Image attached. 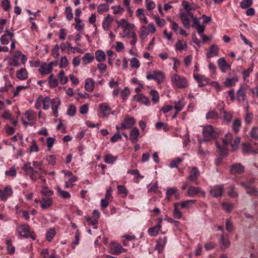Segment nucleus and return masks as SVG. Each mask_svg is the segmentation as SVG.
Listing matches in <instances>:
<instances>
[{"mask_svg":"<svg viewBox=\"0 0 258 258\" xmlns=\"http://www.w3.org/2000/svg\"><path fill=\"white\" fill-rule=\"evenodd\" d=\"M241 125V122L239 119H236L233 122L232 128L235 133L239 131V128Z\"/></svg>","mask_w":258,"mask_h":258,"instance_id":"obj_40","label":"nucleus"},{"mask_svg":"<svg viewBox=\"0 0 258 258\" xmlns=\"http://www.w3.org/2000/svg\"><path fill=\"white\" fill-rule=\"evenodd\" d=\"M135 123V120L133 117L127 116L121 123V129H127L131 128Z\"/></svg>","mask_w":258,"mask_h":258,"instance_id":"obj_7","label":"nucleus"},{"mask_svg":"<svg viewBox=\"0 0 258 258\" xmlns=\"http://www.w3.org/2000/svg\"><path fill=\"white\" fill-rule=\"evenodd\" d=\"M161 227V225L158 224L157 225L151 227L148 229V233L151 236H155L158 233Z\"/></svg>","mask_w":258,"mask_h":258,"instance_id":"obj_30","label":"nucleus"},{"mask_svg":"<svg viewBox=\"0 0 258 258\" xmlns=\"http://www.w3.org/2000/svg\"><path fill=\"white\" fill-rule=\"evenodd\" d=\"M58 77L60 80V82L61 84L64 85L68 81V79L67 77L64 76V72L61 70L58 76Z\"/></svg>","mask_w":258,"mask_h":258,"instance_id":"obj_45","label":"nucleus"},{"mask_svg":"<svg viewBox=\"0 0 258 258\" xmlns=\"http://www.w3.org/2000/svg\"><path fill=\"white\" fill-rule=\"evenodd\" d=\"M218 65L222 72L225 73L228 68H230V66L228 64L224 57H221L218 60Z\"/></svg>","mask_w":258,"mask_h":258,"instance_id":"obj_14","label":"nucleus"},{"mask_svg":"<svg viewBox=\"0 0 258 258\" xmlns=\"http://www.w3.org/2000/svg\"><path fill=\"white\" fill-rule=\"evenodd\" d=\"M140 135L139 129L137 127L133 128L130 134L129 140L133 144L136 143L138 141V137Z\"/></svg>","mask_w":258,"mask_h":258,"instance_id":"obj_10","label":"nucleus"},{"mask_svg":"<svg viewBox=\"0 0 258 258\" xmlns=\"http://www.w3.org/2000/svg\"><path fill=\"white\" fill-rule=\"evenodd\" d=\"M240 142V138L239 137L236 138L233 141H232L231 146L232 147V150L235 151L237 150L238 146Z\"/></svg>","mask_w":258,"mask_h":258,"instance_id":"obj_47","label":"nucleus"},{"mask_svg":"<svg viewBox=\"0 0 258 258\" xmlns=\"http://www.w3.org/2000/svg\"><path fill=\"white\" fill-rule=\"evenodd\" d=\"M51 103L50 99L48 97L43 98V107L44 110H47L49 108V104Z\"/></svg>","mask_w":258,"mask_h":258,"instance_id":"obj_55","label":"nucleus"},{"mask_svg":"<svg viewBox=\"0 0 258 258\" xmlns=\"http://www.w3.org/2000/svg\"><path fill=\"white\" fill-rule=\"evenodd\" d=\"M150 95L152 96V100L155 103H156L159 101V94L158 92L155 90H151L150 91Z\"/></svg>","mask_w":258,"mask_h":258,"instance_id":"obj_44","label":"nucleus"},{"mask_svg":"<svg viewBox=\"0 0 258 258\" xmlns=\"http://www.w3.org/2000/svg\"><path fill=\"white\" fill-rule=\"evenodd\" d=\"M223 185H217L214 186L210 191L211 195L214 198L221 197L223 195Z\"/></svg>","mask_w":258,"mask_h":258,"instance_id":"obj_6","label":"nucleus"},{"mask_svg":"<svg viewBox=\"0 0 258 258\" xmlns=\"http://www.w3.org/2000/svg\"><path fill=\"white\" fill-rule=\"evenodd\" d=\"M94 81L91 78H88L85 81V89L88 92H92L94 88Z\"/></svg>","mask_w":258,"mask_h":258,"instance_id":"obj_25","label":"nucleus"},{"mask_svg":"<svg viewBox=\"0 0 258 258\" xmlns=\"http://www.w3.org/2000/svg\"><path fill=\"white\" fill-rule=\"evenodd\" d=\"M156 127L158 129L163 128L165 131L168 130V126L166 123H163L162 122H157L155 124Z\"/></svg>","mask_w":258,"mask_h":258,"instance_id":"obj_63","label":"nucleus"},{"mask_svg":"<svg viewBox=\"0 0 258 258\" xmlns=\"http://www.w3.org/2000/svg\"><path fill=\"white\" fill-rule=\"evenodd\" d=\"M19 234L24 237H28L30 236L29 227L27 225H22L19 226L18 228Z\"/></svg>","mask_w":258,"mask_h":258,"instance_id":"obj_9","label":"nucleus"},{"mask_svg":"<svg viewBox=\"0 0 258 258\" xmlns=\"http://www.w3.org/2000/svg\"><path fill=\"white\" fill-rule=\"evenodd\" d=\"M253 63H252L248 69L244 70L243 71V77L244 79H245V78L249 77L250 73L253 71Z\"/></svg>","mask_w":258,"mask_h":258,"instance_id":"obj_57","label":"nucleus"},{"mask_svg":"<svg viewBox=\"0 0 258 258\" xmlns=\"http://www.w3.org/2000/svg\"><path fill=\"white\" fill-rule=\"evenodd\" d=\"M7 249L9 254H13L15 252V247L12 245L11 240H7L6 242Z\"/></svg>","mask_w":258,"mask_h":258,"instance_id":"obj_43","label":"nucleus"},{"mask_svg":"<svg viewBox=\"0 0 258 258\" xmlns=\"http://www.w3.org/2000/svg\"><path fill=\"white\" fill-rule=\"evenodd\" d=\"M1 6L5 11H8L10 8V3L9 0H3Z\"/></svg>","mask_w":258,"mask_h":258,"instance_id":"obj_59","label":"nucleus"},{"mask_svg":"<svg viewBox=\"0 0 258 258\" xmlns=\"http://www.w3.org/2000/svg\"><path fill=\"white\" fill-rule=\"evenodd\" d=\"M167 242V238L166 237L163 238H160L156 245V247L159 252L163 248Z\"/></svg>","mask_w":258,"mask_h":258,"instance_id":"obj_33","label":"nucleus"},{"mask_svg":"<svg viewBox=\"0 0 258 258\" xmlns=\"http://www.w3.org/2000/svg\"><path fill=\"white\" fill-rule=\"evenodd\" d=\"M146 78L148 80H156L160 84L163 81L165 77L162 72L154 71L152 74L147 75Z\"/></svg>","mask_w":258,"mask_h":258,"instance_id":"obj_4","label":"nucleus"},{"mask_svg":"<svg viewBox=\"0 0 258 258\" xmlns=\"http://www.w3.org/2000/svg\"><path fill=\"white\" fill-rule=\"evenodd\" d=\"M230 245V241L228 236L222 234L221 236V247L223 249L227 248Z\"/></svg>","mask_w":258,"mask_h":258,"instance_id":"obj_24","label":"nucleus"},{"mask_svg":"<svg viewBox=\"0 0 258 258\" xmlns=\"http://www.w3.org/2000/svg\"><path fill=\"white\" fill-rule=\"evenodd\" d=\"M175 47L177 50H185L187 48V43L183 40H178L175 44Z\"/></svg>","mask_w":258,"mask_h":258,"instance_id":"obj_32","label":"nucleus"},{"mask_svg":"<svg viewBox=\"0 0 258 258\" xmlns=\"http://www.w3.org/2000/svg\"><path fill=\"white\" fill-rule=\"evenodd\" d=\"M200 172L196 167H193L189 172V175L188 177V179L194 182L196 184L199 183L197 181L198 177L200 176Z\"/></svg>","mask_w":258,"mask_h":258,"instance_id":"obj_5","label":"nucleus"},{"mask_svg":"<svg viewBox=\"0 0 258 258\" xmlns=\"http://www.w3.org/2000/svg\"><path fill=\"white\" fill-rule=\"evenodd\" d=\"M12 188L10 186H7L4 190L0 189V199L3 201L7 200L8 197L12 195Z\"/></svg>","mask_w":258,"mask_h":258,"instance_id":"obj_8","label":"nucleus"},{"mask_svg":"<svg viewBox=\"0 0 258 258\" xmlns=\"http://www.w3.org/2000/svg\"><path fill=\"white\" fill-rule=\"evenodd\" d=\"M7 34L3 35L1 37V42L3 45H7L9 43V41L8 39V37L9 36L10 40L13 41V39L14 37V34L13 33L10 32L8 30L5 31Z\"/></svg>","mask_w":258,"mask_h":258,"instance_id":"obj_15","label":"nucleus"},{"mask_svg":"<svg viewBox=\"0 0 258 258\" xmlns=\"http://www.w3.org/2000/svg\"><path fill=\"white\" fill-rule=\"evenodd\" d=\"M246 97L245 90L242 86H241L237 92V99L239 102H243L245 100Z\"/></svg>","mask_w":258,"mask_h":258,"instance_id":"obj_22","label":"nucleus"},{"mask_svg":"<svg viewBox=\"0 0 258 258\" xmlns=\"http://www.w3.org/2000/svg\"><path fill=\"white\" fill-rule=\"evenodd\" d=\"M238 81V78L234 77L232 78H227L224 82L225 86L226 87H231L235 85V83Z\"/></svg>","mask_w":258,"mask_h":258,"instance_id":"obj_35","label":"nucleus"},{"mask_svg":"<svg viewBox=\"0 0 258 258\" xmlns=\"http://www.w3.org/2000/svg\"><path fill=\"white\" fill-rule=\"evenodd\" d=\"M17 77L21 80H26L28 78V73L26 69L22 68L16 73Z\"/></svg>","mask_w":258,"mask_h":258,"instance_id":"obj_26","label":"nucleus"},{"mask_svg":"<svg viewBox=\"0 0 258 258\" xmlns=\"http://www.w3.org/2000/svg\"><path fill=\"white\" fill-rule=\"evenodd\" d=\"M182 5L185 10L186 13H188V15H190V11L191 10L192 8L189 6V3L187 1H184L182 2Z\"/></svg>","mask_w":258,"mask_h":258,"instance_id":"obj_60","label":"nucleus"},{"mask_svg":"<svg viewBox=\"0 0 258 258\" xmlns=\"http://www.w3.org/2000/svg\"><path fill=\"white\" fill-rule=\"evenodd\" d=\"M41 207L43 209H46L51 206L52 204V200L50 198L45 197L43 198L41 201Z\"/></svg>","mask_w":258,"mask_h":258,"instance_id":"obj_21","label":"nucleus"},{"mask_svg":"<svg viewBox=\"0 0 258 258\" xmlns=\"http://www.w3.org/2000/svg\"><path fill=\"white\" fill-rule=\"evenodd\" d=\"M250 136L251 137L258 139V127H253L251 130Z\"/></svg>","mask_w":258,"mask_h":258,"instance_id":"obj_64","label":"nucleus"},{"mask_svg":"<svg viewBox=\"0 0 258 258\" xmlns=\"http://www.w3.org/2000/svg\"><path fill=\"white\" fill-rule=\"evenodd\" d=\"M240 185L245 189L247 194L251 196L256 195L257 191L254 186L248 185L246 182H241Z\"/></svg>","mask_w":258,"mask_h":258,"instance_id":"obj_13","label":"nucleus"},{"mask_svg":"<svg viewBox=\"0 0 258 258\" xmlns=\"http://www.w3.org/2000/svg\"><path fill=\"white\" fill-rule=\"evenodd\" d=\"M57 192L59 195L63 199H69L71 197L70 194L67 191L61 189L59 187H57Z\"/></svg>","mask_w":258,"mask_h":258,"instance_id":"obj_41","label":"nucleus"},{"mask_svg":"<svg viewBox=\"0 0 258 258\" xmlns=\"http://www.w3.org/2000/svg\"><path fill=\"white\" fill-rule=\"evenodd\" d=\"M182 161V160L180 158H175L174 160L171 162L169 165V167L170 168H176L177 167L178 164Z\"/></svg>","mask_w":258,"mask_h":258,"instance_id":"obj_54","label":"nucleus"},{"mask_svg":"<svg viewBox=\"0 0 258 258\" xmlns=\"http://www.w3.org/2000/svg\"><path fill=\"white\" fill-rule=\"evenodd\" d=\"M196 200H186L183 202L179 203L180 206L182 208H189L191 205L194 204L196 202Z\"/></svg>","mask_w":258,"mask_h":258,"instance_id":"obj_37","label":"nucleus"},{"mask_svg":"<svg viewBox=\"0 0 258 258\" xmlns=\"http://www.w3.org/2000/svg\"><path fill=\"white\" fill-rule=\"evenodd\" d=\"M55 235V231L54 229H49L46 233V239L48 241H51L54 235Z\"/></svg>","mask_w":258,"mask_h":258,"instance_id":"obj_52","label":"nucleus"},{"mask_svg":"<svg viewBox=\"0 0 258 258\" xmlns=\"http://www.w3.org/2000/svg\"><path fill=\"white\" fill-rule=\"evenodd\" d=\"M94 58V56L90 53H87L83 57V61L84 63H89L92 62Z\"/></svg>","mask_w":258,"mask_h":258,"instance_id":"obj_38","label":"nucleus"},{"mask_svg":"<svg viewBox=\"0 0 258 258\" xmlns=\"http://www.w3.org/2000/svg\"><path fill=\"white\" fill-rule=\"evenodd\" d=\"M219 117L218 113L214 111H210L206 114L207 119H217Z\"/></svg>","mask_w":258,"mask_h":258,"instance_id":"obj_49","label":"nucleus"},{"mask_svg":"<svg viewBox=\"0 0 258 258\" xmlns=\"http://www.w3.org/2000/svg\"><path fill=\"white\" fill-rule=\"evenodd\" d=\"M200 189L199 187L190 186L187 189V195L189 197H193L200 192Z\"/></svg>","mask_w":258,"mask_h":258,"instance_id":"obj_27","label":"nucleus"},{"mask_svg":"<svg viewBox=\"0 0 258 258\" xmlns=\"http://www.w3.org/2000/svg\"><path fill=\"white\" fill-rule=\"evenodd\" d=\"M244 171V167L240 163H235L230 166L231 174H241Z\"/></svg>","mask_w":258,"mask_h":258,"instance_id":"obj_12","label":"nucleus"},{"mask_svg":"<svg viewBox=\"0 0 258 258\" xmlns=\"http://www.w3.org/2000/svg\"><path fill=\"white\" fill-rule=\"evenodd\" d=\"M252 4V0H243L240 3V7L245 9L250 7Z\"/></svg>","mask_w":258,"mask_h":258,"instance_id":"obj_42","label":"nucleus"},{"mask_svg":"<svg viewBox=\"0 0 258 258\" xmlns=\"http://www.w3.org/2000/svg\"><path fill=\"white\" fill-rule=\"evenodd\" d=\"M112 21V19L110 18L109 15H108L104 19L102 23V28L104 30L106 31L109 29Z\"/></svg>","mask_w":258,"mask_h":258,"instance_id":"obj_29","label":"nucleus"},{"mask_svg":"<svg viewBox=\"0 0 258 258\" xmlns=\"http://www.w3.org/2000/svg\"><path fill=\"white\" fill-rule=\"evenodd\" d=\"M123 247L121 245L114 242L110 244V251L113 254H119L122 252Z\"/></svg>","mask_w":258,"mask_h":258,"instance_id":"obj_11","label":"nucleus"},{"mask_svg":"<svg viewBox=\"0 0 258 258\" xmlns=\"http://www.w3.org/2000/svg\"><path fill=\"white\" fill-rule=\"evenodd\" d=\"M75 21L76 23L75 28L78 31H81L84 28V25L82 23L81 20L80 18H76Z\"/></svg>","mask_w":258,"mask_h":258,"instance_id":"obj_50","label":"nucleus"},{"mask_svg":"<svg viewBox=\"0 0 258 258\" xmlns=\"http://www.w3.org/2000/svg\"><path fill=\"white\" fill-rule=\"evenodd\" d=\"M187 15L188 13H182L179 14V18L182 24L186 28H189L190 26V20L187 18Z\"/></svg>","mask_w":258,"mask_h":258,"instance_id":"obj_20","label":"nucleus"},{"mask_svg":"<svg viewBox=\"0 0 258 258\" xmlns=\"http://www.w3.org/2000/svg\"><path fill=\"white\" fill-rule=\"evenodd\" d=\"M138 101L145 105L148 106L150 104V101L149 98L143 94H140L139 96Z\"/></svg>","mask_w":258,"mask_h":258,"instance_id":"obj_36","label":"nucleus"},{"mask_svg":"<svg viewBox=\"0 0 258 258\" xmlns=\"http://www.w3.org/2000/svg\"><path fill=\"white\" fill-rule=\"evenodd\" d=\"M95 58L98 62L103 61L106 59V54L101 50H98L95 52Z\"/></svg>","mask_w":258,"mask_h":258,"instance_id":"obj_28","label":"nucleus"},{"mask_svg":"<svg viewBox=\"0 0 258 258\" xmlns=\"http://www.w3.org/2000/svg\"><path fill=\"white\" fill-rule=\"evenodd\" d=\"M134 25L132 24L126 23L125 26H122L123 28V33L124 34L123 37H127L128 38H131V35L132 34L133 31H130L128 29L133 28Z\"/></svg>","mask_w":258,"mask_h":258,"instance_id":"obj_23","label":"nucleus"},{"mask_svg":"<svg viewBox=\"0 0 258 258\" xmlns=\"http://www.w3.org/2000/svg\"><path fill=\"white\" fill-rule=\"evenodd\" d=\"M108 10L109 6L107 4H100L98 7L97 11L99 13L101 14Z\"/></svg>","mask_w":258,"mask_h":258,"instance_id":"obj_48","label":"nucleus"},{"mask_svg":"<svg viewBox=\"0 0 258 258\" xmlns=\"http://www.w3.org/2000/svg\"><path fill=\"white\" fill-rule=\"evenodd\" d=\"M76 108L73 105H70L68 110L67 114L70 116H74L76 113Z\"/></svg>","mask_w":258,"mask_h":258,"instance_id":"obj_62","label":"nucleus"},{"mask_svg":"<svg viewBox=\"0 0 258 258\" xmlns=\"http://www.w3.org/2000/svg\"><path fill=\"white\" fill-rule=\"evenodd\" d=\"M65 13L66 15V18L68 20H70L73 18V14L71 7H68L66 8Z\"/></svg>","mask_w":258,"mask_h":258,"instance_id":"obj_58","label":"nucleus"},{"mask_svg":"<svg viewBox=\"0 0 258 258\" xmlns=\"http://www.w3.org/2000/svg\"><path fill=\"white\" fill-rule=\"evenodd\" d=\"M130 90L127 87H125L123 90H122L120 94L123 101H125L127 99V97L130 94Z\"/></svg>","mask_w":258,"mask_h":258,"instance_id":"obj_61","label":"nucleus"},{"mask_svg":"<svg viewBox=\"0 0 258 258\" xmlns=\"http://www.w3.org/2000/svg\"><path fill=\"white\" fill-rule=\"evenodd\" d=\"M53 62H50L48 65L45 64L39 69V72L42 75L50 74L52 71Z\"/></svg>","mask_w":258,"mask_h":258,"instance_id":"obj_16","label":"nucleus"},{"mask_svg":"<svg viewBox=\"0 0 258 258\" xmlns=\"http://www.w3.org/2000/svg\"><path fill=\"white\" fill-rule=\"evenodd\" d=\"M203 136L204 141H210L215 139L218 137V134L212 125H207L203 128Z\"/></svg>","mask_w":258,"mask_h":258,"instance_id":"obj_2","label":"nucleus"},{"mask_svg":"<svg viewBox=\"0 0 258 258\" xmlns=\"http://www.w3.org/2000/svg\"><path fill=\"white\" fill-rule=\"evenodd\" d=\"M171 81L174 85L178 88L186 87L187 81L184 77L174 74L171 76Z\"/></svg>","mask_w":258,"mask_h":258,"instance_id":"obj_3","label":"nucleus"},{"mask_svg":"<svg viewBox=\"0 0 258 258\" xmlns=\"http://www.w3.org/2000/svg\"><path fill=\"white\" fill-rule=\"evenodd\" d=\"M219 48L215 45H212L210 48L209 51L207 53L208 58L213 57L217 56L219 53Z\"/></svg>","mask_w":258,"mask_h":258,"instance_id":"obj_17","label":"nucleus"},{"mask_svg":"<svg viewBox=\"0 0 258 258\" xmlns=\"http://www.w3.org/2000/svg\"><path fill=\"white\" fill-rule=\"evenodd\" d=\"M29 149L30 152H37L39 151L36 142L34 140H32L31 145L30 146Z\"/></svg>","mask_w":258,"mask_h":258,"instance_id":"obj_56","label":"nucleus"},{"mask_svg":"<svg viewBox=\"0 0 258 258\" xmlns=\"http://www.w3.org/2000/svg\"><path fill=\"white\" fill-rule=\"evenodd\" d=\"M25 115L29 121H33L36 119V113L32 110H28L25 111Z\"/></svg>","mask_w":258,"mask_h":258,"instance_id":"obj_34","label":"nucleus"},{"mask_svg":"<svg viewBox=\"0 0 258 258\" xmlns=\"http://www.w3.org/2000/svg\"><path fill=\"white\" fill-rule=\"evenodd\" d=\"M243 147V153H251L253 154H256L258 153V150H252L251 145L248 143H244L242 144Z\"/></svg>","mask_w":258,"mask_h":258,"instance_id":"obj_19","label":"nucleus"},{"mask_svg":"<svg viewBox=\"0 0 258 258\" xmlns=\"http://www.w3.org/2000/svg\"><path fill=\"white\" fill-rule=\"evenodd\" d=\"M177 190L178 189L176 187L168 188L166 191L167 199L169 201L170 197L175 194Z\"/></svg>","mask_w":258,"mask_h":258,"instance_id":"obj_39","label":"nucleus"},{"mask_svg":"<svg viewBox=\"0 0 258 258\" xmlns=\"http://www.w3.org/2000/svg\"><path fill=\"white\" fill-rule=\"evenodd\" d=\"M179 203H175L174 204L173 215L176 219H179L182 217V214L179 209Z\"/></svg>","mask_w":258,"mask_h":258,"instance_id":"obj_31","label":"nucleus"},{"mask_svg":"<svg viewBox=\"0 0 258 258\" xmlns=\"http://www.w3.org/2000/svg\"><path fill=\"white\" fill-rule=\"evenodd\" d=\"M130 63L132 68L138 69L140 66L139 60L136 57H133L130 59Z\"/></svg>","mask_w":258,"mask_h":258,"instance_id":"obj_46","label":"nucleus"},{"mask_svg":"<svg viewBox=\"0 0 258 258\" xmlns=\"http://www.w3.org/2000/svg\"><path fill=\"white\" fill-rule=\"evenodd\" d=\"M100 109V113L103 117L107 116L109 114V111L111 110V108L107 105L106 103H102L99 105Z\"/></svg>","mask_w":258,"mask_h":258,"instance_id":"obj_18","label":"nucleus"},{"mask_svg":"<svg viewBox=\"0 0 258 258\" xmlns=\"http://www.w3.org/2000/svg\"><path fill=\"white\" fill-rule=\"evenodd\" d=\"M233 139L232 135L231 133H227L225 135L224 138L222 139L223 144L222 146L218 143L216 142V146L219 150V153L220 155H225L228 149L229 144L231 143Z\"/></svg>","mask_w":258,"mask_h":258,"instance_id":"obj_1","label":"nucleus"},{"mask_svg":"<svg viewBox=\"0 0 258 258\" xmlns=\"http://www.w3.org/2000/svg\"><path fill=\"white\" fill-rule=\"evenodd\" d=\"M116 160V157L108 154L105 156L104 161L106 163L112 164Z\"/></svg>","mask_w":258,"mask_h":258,"instance_id":"obj_53","label":"nucleus"},{"mask_svg":"<svg viewBox=\"0 0 258 258\" xmlns=\"http://www.w3.org/2000/svg\"><path fill=\"white\" fill-rule=\"evenodd\" d=\"M222 208L226 212H230L232 211L233 208V206L232 204L224 202L222 204Z\"/></svg>","mask_w":258,"mask_h":258,"instance_id":"obj_51","label":"nucleus"}]
</instances>
